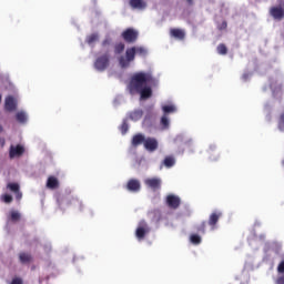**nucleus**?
Instances as JSON below:
<instances>
[{"instance_id": "nucleus-1", "label": "nucleus", "mask_w": 284, "mask_h": 284, "mask_svg": "<svg viewBox=\"0 0 284 284\" xmlns=\"http://www.w3.org/2000/svg\"><path fill=\"white\" fill-rule=\"evenodd\" d=\"M153 81L152 72H136L131 77L128 90L132 95L140 94V101H148V99H152L153 91L149 83Z\"/></svg>"}, {"instance_id": "nucleus-2", "label": "nucleus", "mask_w": 284, "mask_h": 284, "mask_svg": "<svg viewBox=\"0 0 284 284\" xmlns=\"http://www.w3.org/2000/svg\"><path fill=\"white\" fill-rule=\"evenodd\" d=\"M136 54H139V57H145V54H148V50L143 47L128 48L125 51V55H121L118 60L120 68H130V63L134 61Z\"/></svg>"}, {"instance_id": "nucleus-3", "label": "nucleus", "mask_w": 284, "mask_h": 284, "mask_svg": "<svg viewBox=\"0 0 284 284\" xmlns=\"http://www.w3.org/2000/svg\"><path fill=\"white\" fill-rule=\"evenodd\" d=\"M110 65V51H106L104 54L98 57L94 62V68L98 72H104Z\"/></svg>"}, {"instance_id": "nucleus-4", "label": "nucleus", "mask_w": 284, "mask_h": 284, "mask_svg": "<svg viewBox=\"0 0 284 284\" xmlns=\"http://www.w3.org/2000/svg\"><path fill=\"white\" fill-rule=\"evenodd\" d=\"M121 37L125 43H135L136 39H139V31L133 28H128L122 32Z\"/></svg>"}, {"instance_id": "nucleus-5", "label": "nucleus", "mask_w": 284, "mask_h": 284, "mask_svg": "<svg viewBox=\"0 0 284 284\" xmlns=\"http://www.w3.org/2000/svg\"><path fill=\"white\" fill-rule=\"evenodd\" d=\"M144 185H146L149 190H152V192H159V190H161V185H163V181L161 178H148L144 180Z\"/></svg>"}, {"instance_id": "nucleus-6", "label": "nucleus", "mask_w": 284, "mask_h": 284, "mask_svg": "<svg viewBox=\"0 0 284 284\" xmlns=\"http://www.w3.org/2000/svg\"><path fill=\"white\" fill-rule=\"evenodd\" d=\"M146 234H150V226H148V223L141 222L135 230L138 241H143Z\"/></svg>"}, {"instance_id": "nucleus-7", "label": "nucleus", "mask_w": 284, "mask_h": 284, "mask_svg": "<svg viewBox=\"0 0 284 284\" xmlns=\"http://www.w3.org/2000/svg\"><path fill=\"white\" fill-rule=\"evenodd\" d=\"M165 201L168 207H170L171 210H179V207L181 206V197H179L178 195L169 194Z\"/></svg>"}, {"instance_id": "nucleus-8", "label": "nucleus", "mask_w": 284, "mask_h": 284, "mask_svg": "<svg viewBox=\"0 0 284 284\" xmlns=\"http://www.w3.org/2000/svg\"><path fill=\"white\" fill-rule=\"evenodd\" d=\"M270 14L275 21H283L284 19V9L281 6L271 7Z\"/></svg>"}, {"instance_id": "nucleus-9", "label": "nucleus", "mask_w": 284, "mask_h": 284, "mask_svg": "<svg viewBox=\"0 0 284 284\" xmlns=\"http://www.w3.org/2000/svg\"><path fill=\"white\" fill-rule=\"evenodd\" d=\"M144 149L148 152H156V150H159V141L155 138H146L144 141Z\"/></svg>"}, {"instance_id": "nucleus-10", "label": "nucleus", "mask_w": 284, "mask_h": 284, "mask_svg": "<svg viewBox=\"0 0 284 284\" xmlns=\"http://www.w3.org/2000/svg\"><path fill=\"white\" fill-rule=\"evenodd\" d=\"M125 189L128 190V192H141V181H139L138 179H130L125 185Z\"/></svg>"}, {"instance_id": "nucleus-11", "label": "nucleus", "mask_w": 284, "mask_h": 284, "mask_svg": "<svg viewBox=\"0 0 284 284\" xmlns=\"http://www.w3.org/2000/svg\"><path fill=\"white\" fill-rule=\"evenodd\" d=\"M26 152V149L23 148V145L18 144V145H11L10 150H9V158L10 159H16V156H23Z\"/></svg>"}, {"instance_id": "nucleus-12", "label": "nucleus", "mask_w": 284, "mask_h": 284, "mask_svg": "<svg viewBox=\"0 0 284 284\" xmlns=\"http://www.w3.org/2000/svg\"><path fill=\"white\" fill-rule=\"evenodd\" d=\"M221 216H223V213L220 211H215V212L211 213V215L209 217V222H207L211 230H216V223H219V219H221Z\"/></svg>"}, {"instance_id": "nucleus-13", "label": "nucleus", "mask_w": 284, "mask_h": 284, "mask_svg": "<svg viewBox=\"0 0 284 284\" xmlns=\"http://www.w3.org/2000/svg\"><path fill=\"white\" fill-rule=\"evenodd\" d=\"M4 109L7 112H14L17 110V100L12 95L6 98Z\"/></svg>"}, {"instance_id": "nucleus-14", "label": "nucleus", "mask_w": 284, "mask_h": 284, "mask_svg": "<svg viewBox=\"0 0 284 284\" xmlns=\"http://www.w3.org/2000/svg\"><path fill=\"white\" fill-rule=\"evenodd\" d=\"M7 187L8 190H10V192H13V194H16L17 201H21L23 194L20 191L19 183H9Z\"/></svg>"}, {"instance_id": "nucleus-15", "label": "nucleus", "mask_w": 284, "mask_h": 284, "mask_svg": "<svg viewBox=\"0 0 284 284\" xmlns=\"http://www.w3.org/2000/svg\"><path fill=\"white\" fill-rule=\"evenodd\" d=\"M270 88L272 90V94L274 98L281 97V94H283V87L278 84L276 81H272Z\"/></svg>"}, {"instance_id": "nucleus-16", "label": "nucleus", "mask_w": 284, "mask_h": 284, "mask_svg": "<svg viewBox=\"0 0 284 284\" xmlns=\"http://www.w3.org/2000/svg\"><path fill=\"white\" fill-rule=\"evenodd\" d=\"M130 6L134 10H145L148 8V3L143 0H130Z\"/></svg>"}, {"instance_id": "nucleus-17", "label": "nucleus", "mask_w": 284, "mask_h": 284, "mask_svg": "<svg viewBox=\"0 0 284 284\" xmlns=\"http://www.w3.org/2000/svg\"><path fill=\"white\" fill-rule=\"evenodd\" d=\"M170 34L171 37H173L174 39H179L180 41H183V39H185V31H183L182 29H171Z\"/></svg>"}, {"instance_id": "nucleus-18", "label": "nucleus", "mask_w": 284, "mask_h": 284, "mask_svg": "<svg viewBox=\"0 0 284 284\" xmlns=\"http://www.w3.org/2000/svg\"><path fill=\"white\" fill-rule=\"evenodd\" d=\"M142 143L145 145V135L141 133L135 134L132 139V145L138 148V145H141Z\"/></svg>"}, {"instance_id": "nucleus-19", "label": "nucleus", "mask_w": 284, "mask_h": 284, "mask_svg": "<svg viewBox=\"0 0 284 284\" xmlns=\"http://www.w3.org/2000/svg\"><path fill=\"white\" fill-rule=\"evenodd\" d=\"M47 187L49 190H57V187H59V180L55 176H49L47 180Z\"/></svg>"}, {"instance_id": "nucleus-20", "label": "nucleus", "mask_w": 284, "mask_h": 284, "mask_svg": "<svg viewBox=\"0 0 284 284\" xmlns=\"http://www.w3.org/2000/svg\"><path fill=\"white\" fill-rule=\"evenodd\" d=\"M19 261H20V263H22V265L32 263V254L27 253V252H21L19 254Z\"/></svg>"}, {"instance_id": "nucleus-21", "label": "nucleus", "mask_w": 284, "mask_h": 284, "mask_svg": "<svg viewBox=\"0 0 284 284\" xmlns=\"http://www.w3.org/2000/svg\"><path fill=\"white\" fill-rule=\"evenodd\" d=\"M16 119L18 123H26L28 121V115L26 112L20 111L16 114Z\"/></svg>"}, {"instance_id": "nucleus-22", "label": "nucleus", "mask_w": 284, "mask_h": 284, "mask_svg": "<svg viewBox=\"0 0 284 284\" xmlns=\"http://www.w3.org/2000/svg\"><path fill=\"white\" fill-rule=\"evenodd\" d=\"M99 41V33H91L90 36L87 37L85 42L89 45H92V43H97Z\"/></svg>"}, {"instance_id": "nucleus-23", "label": "nucleus", "mask_w": 284, "mask_h": 284, "mask_svg": "<svg viewBox=\"0 0 284 284\" xmlns=\"http://www.w3.org/2000/svg\"><path fill=\"white\" fill-rule=\"evenodd\" d=\"M160 125L162 128V130H168V128H170V119L168 118V115H163L160 120Z\"/></svg>"}, {"instance_id": "nucleus-24", "label": "nucleus", "mask_w": 284, "mask_h": 284, "mask_svg": "<svg viewBox=\"0 0 284 284\" xmlns=\"http://www.w3.org/2000/svg\"><path fill=\"white\" fill-rule=\"evenodd\" d=\"M143 116V111L138 110L130 113L131 121H139Z\"/></svg>"}, {"instance_id": "nucleus-25", "label": "nucleus", "mask_w": 284, "mask_h": 284, "mask_svg": "<svg viewBox=\"0 0 284 284\" xmlns=\"http://www.w3.org/2000/svg\"><path fill=\"white\" fill-rule=\"evenodd\" d=\"M207 229V222L203 221L200 225L195 226L197 234H205V230Z\"/></svg>"}, {"instance_id": "nucleus-26", "label": "nucleus", "mask_w": 284, "mask_h": 284, "mask_svg": "<svg viewBox=\"0 0 284 284\" xmlns=\"http://www.w3.org/2000/svg\"><path fill=\"white\" fill-rule=\"evenodd\" d=\"M125 50V44L123 42H119L114 45V54H122Z\"/></svg>"}, {"instance_id": "nucleus-27", "label": "nucleus", "mask_w": 284, "mask_h": 284, "mask_svg": "<svg viewBox=\"0 0 284 284\" xmlns=\"http://www.w3.org/2000/svg\"><path fill=\"white\" fill-rule=\"evenodd\" d=\"M10 219L13 223H17V221L21 220V213H19L18 211H11Z\"/></svg>"}, {"instance_id": "nucleus-28", "label": "nucleus", "mask_w": 284, "mask_h": 284, "mask_svg": "<svg viewBox=\"0 0 284 284\" xmlns=\"http://www.w3.org/2000/svg\"><path fill=\"white\" fill-rule=\"evenodd\" d=\"M165 168H173L174 163H176V161L172 158V156H166L163 161Z\"/></svg>"}, {"instance_id": "nucleus-29", "label": "nucleus", "mask_w": 284, "mask_h": 284, "mask_svg": "<svg viewBox=\"0 0 284 284\" xmlns=\"http://www.w3.org/2000/svg\"><path fill=\"white\" fill-rule=\"evenodd\" d=\"M190 241L193 245H201V237L199 234H191Z\"/></svg>"}, {"instance_id": "nucleus-30", "label": "nucleus", "mask_w": 284, "mask_h": 284, "mask_svg": "<svg viewBox=\"0 0 284 284\" xmlns=\"http://www.w3.org/2000/svg\"><path fill=\"white\" fill-rule=\"evenodd\" d=\"M217 53L225 55L227 54V47L224 43H221L216 48Z\"/></svg>"}, {"instance_id": "nucleus-31", "label": "nucleus", "mask_w": 284, "mask_h": 284, "mask_svg": "<svg viewBox=\"0 0 284 284\" xmlns=\"http://www.w3.org/2000/svg\"><path fill=\"white\" fill-rule=\"evenodd\" d=\"M162 110L165 115L170 114L171 112H176V108L174 105H164Z\"/></svg>"}, {"instance_id": "nucleus-32", "label": "nucleus", "mask_w": 284, "mask_h": 284, "mask_svg": "<svg viewBox=\"0 0 284 284\" xmlns=\"http://www.w3.org/2000/svg\"><path fill=\"white\" fill-rule=\"evenodd\" d=\"M128 130H130V126L128 125V122L124 121L120 126V131L122 132V134H128Z\"/></svg>"}, {"instance_id": "nucleus-33", "label": "nucleus", "mask_w": 284, "mask_h": 284, "mask_svg": "<svg viewBox=\"0 0 284 284\" xmlns=\"http://www.w3.org/2000/svg\"><path fill=\"white\" fill-rule=\"evenodd\" d=\"M1 199H2L3 203H12V200H13L12 195H10V194H4L1 196Z\"/></svg>"}, {"instance_id": "nucleus-34", "label": "nucleus", "mask_w": 284, "mask_h": 284, "mask_svg": "<svg viewBox=\"0 0 284 284\" xmlns=\"http://www.w3.org/2000/svg\"><path fill=\"white\" fill-rule=\"evenodd\" d=\"M112 44V39L110 38H105L103 41H102V48H108L109 45Z\"/></svg>"}, {"instance_id": "nucleus-35", "label": "nucleus", "mask_w": 284, "mask_h": 284, "mask_svg": "<svg viewBox=\"0 0 284 284\" xmlns=\"http://www.w3.org/2000/svg\"><path fill=\"white\" fill-rule=\"evenodd\" d=\"M216 152V145H211L207 150L209 156H212Z\"/></svg>"}, {"instance_id": "nucleus-36", "label": "nucleus", "mask_w": 284, "mask_h": 284, "mask_svg": "<svg viewBox=\"0 0 284 284\" xmlns=\"http://www.w3.org/2000/svg\"><path fill=\"white\" fill-rule=\"evenodd\" d=\"M277 272H278V274H284V261H282V262L277 265Z\"/></svg>"}, {"instance_id": "nucleus-37", "label": "nucleus", "mask_w": 284, "mask_h": 284, "mask_svg": "<svg viewBox=\"0 0 284 284\" xmlns=\"http://www.w3.org/2000/svg\"><path fill=\"white\" fill-rule=\"evenodd\" d=\"M11 284H23V280H21V277H14V278L11 281Z\"/></svg>"}, {"instance_id": "nucleus-38", "label": "nucleus", "mask_w": 284, "mask_h": 284, "mask_svg": "<svg viewBox=\"0 0 284 284\" xmlns=\"http://www.w3.org/2000/svg\"><path fill=\"white\" fill-rule=\"evenodd\" d=\"M219 30H227V21H223L220 26H219Z\"/></svg>"}, {"instance_id": "nucleus-39", "label": "nucleus", "mask_w": 284, "mask_h": 284, "mask_svg": "<svg viewBox=\"0 0 284 284\" xmlns=\"http://www.w3.org/2000/svg\"><path fill=\"white\" fill-rule=\"evenodd\" d=\"M275 284H284V275H281L276 278Z\"/></svg>"}, {"instance_id": "nucleus-40", "label": "nucleus", "mask_w": 284, "mask_h": 284, "mask_svg": "<svg viewBox=\"0 0 284 284\" xmlns=\"http://www.w3.org/2000/svg\"><path fill=\"white\" fill-rule=\"evenodd\" d=\"M71 203H78L79 205H81V202L77 197H72Z\"/></svg>"}, {"instance_id": "nucleus-41", "label": "nucleus", "mask_w": 284, "mask_h": 284, "mask_svg": "<svg viewBox=\"0 0 284 284\" xmlns=\"http://www.w3.org/2000/svg\"><path fill=\"white\" fill-rule=\"evenodd\" d=\"M186 2L189 3V6H194V0H186Z\"/></svg>"}, {"instance_id": "nucleus-42", "label": "nucleus", "mask_w": 284, "mask_h": 284, "mask_svg": "<svg viewBox=\"0 0 284 284\" xmlns=\"http://www.w3.org/2000/svg\"><path fill=\"white\" fill-rule=\"evenodd\" d=\"M211 159H212V161H216L219 159V155L211 158Z\"/></svg>"}, {"instance_id": "nucleus-43", "label": "nucleus", "mask_w": 284, "mask_h": 284, "mask_svg": "<svg viewBox=\"0 0 284 284\" xmlns=\"http://www.w3.org/2000/svg\"><path fill=\"white\" fill-rule=\"evenodd\" d=\"M3 132V126L0 124V133Z\"/></svg>"}, {"instance_id": "nucleus-44", "label": "nucleus", "mask_w": 284, "mask_h": 284, "mask_svg": "<svg viewBox=\"0 0 284 284\" xmlns=\"http://www.w3.org/2000/svg\"><path fill=\"white\" fill-rule=\"evenodd\" d=\"M1 101H2V95H1V93H0V103H1Z\"/></svg>"}, {"instance_id": "nucleus-45", "label": "nucleus", "mask_w": 284, "mask_h": 284, "mask_svg": "<svg viewBox=\"0 0 284 284\" xmlns=\"http://www.w3.org/2000/svg\"><path fill=\"white\" fill-rule=\"evenodd\" d=\"M268 119L271 120V119H272V115H268Z\"/></svg>"}]
</instances>
